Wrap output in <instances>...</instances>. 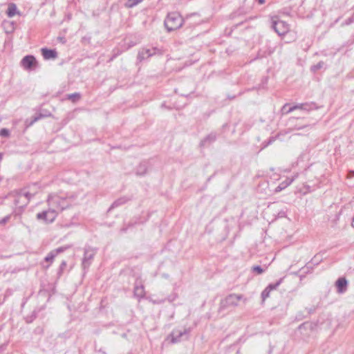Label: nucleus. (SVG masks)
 <instances>
[{
	"label": "nucleus",
	"instance_id": "nucleus-14",
	"mask_svg": "<svg viewBox=\"0 0 354 354\" xmlns=\"http://www.w3.org/2000/svg\"><path fill=\"white\" fill-rule=\"evenodd\" d=\"M2 158V154L0 153V160H1Z\"/></svg>",
	"mask_w": 354,
	"mask_h": 354
},
{
	"label": "nucleus",
	"instance_id": "nucleus-7",
	"mask_svg": "<svg viewBox=\"0 0 354 354\" xmlns=\"http://www.w3.org/2000/svg\"><path fill=\"white\" fill-rule=\"evenodd\" d=\"M7 15L9 17H12L16 15H19V12L17 10V6L14 3H10L8 5Z\"/></svg>",
	"mask_w": 354,
	"mask_h": 354
},
{
	"label": "nucleus",
	"instance_id": "nucleus-10",
	"mask_svg": "<svg viewBox=\"0 0 354 354\" xmlns=\"http://www.w3.org/2000/svg\"><path fill=\"white\" fill-rule=\"evenodd\" d=\"M80 95L79 94H73L69 95L68 98L72 100L73 102L78 100L80 99Z\"/></svg>",
	"mask_w": 354,
	"mask_h": 354
},
{
	"label": "nucleus",
	"instance_id": "nucleus-11",
	"mask_svg": "<svg viewBox=\"0 0 354 354\" xmlns=\"http://www.w3.org/2000/svg\"><path fill=\"white\" fill-rule=\"evenodd\" d=\"M253 270L258 274H261L263 272V269L260 266L253 267Z\"/></svg>",
	"mask_w": 354,
	"mask_h": 354
},
{
	"label": "nucleus",
	"instance_id": "nucleus-3",
	"mask_svg": "<svg viewBox=\"0 0 354 354\" xmlns=\"http://www.w3.org/2000/svg\"><path fill=\"white\" fill-rule=\"evenodd\" d=\"M274 28L279 35H284L288 30V25L283 21H277L274 24Z\"/></svg>",
	"mask_w": 354,
	"mask_h": 354
},
{
	"label": "nucleus",
	"instance_id": "nucleus-8",
	"mask_svg": "<svg viewBox=\"0 0 354 354\" xmlns=\"http://www.w3.org/2000/svg\"><path fill=\"white\" fill-rule=\"evenodd\" d=\"M347 285V281L344 278L339 279L336 282V286L339 292H342L345 290Z\"/></svg>",
	"mask_w": 354,
	"mask_h": 354
},
{
	"label": "nucleus",
	"instance_id": "nucleus-12",
	"mask_svg": "<svg viewBox=\"0 0 354 354\" xmlns=\"http://www.w3.org/2000/svg\"><path fill=\"white\" fill-rule=\"evenodd\" d=\"M8 134H9V133L7 129H3L0 131V135L2 136H8Z\"/></svg>",
	"mask_w": 354,
	"mask_h": 354
},
{
	"label": "nucleus",
	"instance_id": "nucleus-9",
	"mask_svg": "<svg viewBox=\"0 0 354 354\" xmlns=\"http://www.w3.org/2000/svg\"><path fill=\"white\" fill-rule=\"evenodd\" d=\"M142 1V0H128L126 3V7L132 8Z\"/></svg>",
	"mask_w": 354,
	"mask_h": 354
},
{
	"label": "nucleus",
	"instance_id": "nucleus-2",
	"mask_svg": "<svg viewBox=\"0 0 354 354\" xmlns=\"http://www.w3.org/2000/svg\"><path fill=\"white\" fill-rule=\"evenodd\" d=\"M57 212L55 210H48L37 215L38 219L43 220L46 223H51L55 221Z\"/></svg>",
	"mask_w": 354,
	"mask_h": 354
},
{
	"label": "nucleus",
	"instance_id": "nucleus-5",
	"mask_svg": "<svg viewBox=\"0 0 354 354\" xmlns=\"http://www.w3.org/2000/svg\"><path fill=\"white\" fill-rule=\"evenodd\" d=\"M41 53L44 59H55L57 57V53L54 50H49L47 48H42Z\"/></svg>",
	"mask_w": 354,
	"mask_h": 354
},
{
	"label": "nucleus",
	"instance_id": "nucleus-13",
	"mask_svg": "<svg viewBox=\"0 0 354 354\" xmlns=\"http://www.w3.org/2000/svg\"><path fill=\"white\" fill-rule=\"evenodd\" d=\"M258 1H259V3L260 4H263V3H265V0H258Z\"/></svg>",
	"mask_w": 354,
	"mask_h": 354
},
{
	"label": "nucleus",
	"instance_id": "nucleus-1",
	"mask_svg": "<svg viewBox=\"0 0 354 354\" xmlns=\"http://www.w3.org/2000/svg\"><path fill=\"white\" fill-rule=\"evenodd\" d=\"M183 24V18L178 12H170L165 21V26L168 31L176 30Z\"/></svg>",
	"mask_w": 354,
	"mask_h": 354
},
{
	"label": "nucleus",
	"instance_id": "nucleus-6",
	"mask_svg": "<svg viewBox=\"0 0 354 354\" xmlns=\"http://www.w3.org/2000/svg\"><path fill=\"white\" fill-rule=\"evenodd\" d=\"M279 283L276 284H271L268 286L262 292V298L263 300H265L266 298H268L270 296V293L271 291L276 290Z\"/></svg>",
	"mask_w": 354,
	"mask_h": 354
},
{
	"label": "nucleus",
	"instance_id": "nucleus-4",
	"mask_svg": "<svg viewBox=\"0 0 354 354\" xmlns=\"http://www.w3.org/2000/svg\"><path fill=\"white\" fill-rule=\"evenodd\" d=\"M37 64L35 58L32 55H27L21 60V65L26 69L31 68Z\"/></svg>",
	"mask_w": 354,
	"mask_h": 354
}]
</instances>
